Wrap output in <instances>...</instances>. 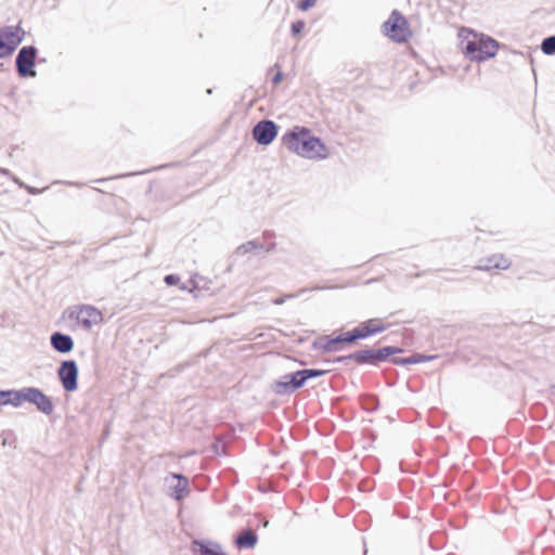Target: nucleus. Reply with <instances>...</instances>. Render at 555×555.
<instances>
[{
    "mask_svg": "<svg viewBox=\"0 0 555 555\" xmlns=\"http://www.w3.org/2000/svg\"><path fill=\"white\" fill-rule=\"evenodd\" d=\"M37 51L34 47H24L20 50L16 57V66L21 76H35L34 70Z\"/></svg>",
    "mask_w": 555,
    "mask_h": 555,
    "instance_id": "nucleus-7",
    "label": "nucleus"
},
{
    "mask_svg": "<svg viewBox=\"0 0 555 555\" xmlns=\"http://www.w3.org/2000/svg\"><path fill=\"white\" fill-rule=\"evenodd\" d=\"M431 359H434V357H426V356H423V354H415V356H412V357L405 358V359H393L392 362L395 364H415V363L425 362V361H428V360H431Z\"/></svg>",
    "mask_w": 555,
    "mask_h": 555,
    "instance_id": "nucleus-19",
    "label": "nucleus"
},
{
    "mask_svg": "<svg viewBox=\"0 0 555 555\" xmlns=\"http://www.w3.org/2000/svg\"><path fill=\"white\" fill-rule=\"evenodd\" d=\"M51 345L55 350L63 353L69 352L74 347L73 339L68 335L61 333H54L51 336Z\"/></svg>",
    "mask_w": 555,
    "mask_h": 555,
    "instance_id": "nucleus-12",
    "label": "nucleus"
},
{
    "mask_svg": "<svg viewBox=\"0 0 555 555\" xmlns=\"http://www.w3.org/2000/svg\"><path fill=\"white\" fill-rule=\"evenodd\" d=\"M75 318L77 322L86 328H90L102 322V312L93 306L83 305L76 309Z\"/></svg>",
    "mask_w": 555,
    "mask_h": 555,
    "instance_id": "nucleus-9",
    "label": "nucleus"
},
{
    "mask_svg": "<svg viewBox=\"0 0 555 555\" xmlns=\"http://www.w3.org/2000/svg\"><path fill=\"white\" fill-rule=\"evenodd\" d=\"M255 140L262 145L271 143L278 134V128L271 120L258 122L253 130Z\"/></svg>",
    "mask_w": 555,
    "mask_h": 555,
    "instance_id": "nucleus-10",
    "label": "nucleus"
},
{
    "mask_svg": "<svg viewBox=\"0 0 555 555\" xmlns=\"http://www.w3.org/2000/svg\"><path fill=\"white\" fill-rule=\"evenodd\" d=\"M541 49L545 54H554L555 53V36L548 37L543 40Z\"/></svg>",
    "mask_w": 555,
    "mask_h": 555,
    "instance_id": "nucleus-20",
    "label": "nucleus"
},
{
    "mask_svg": "<svg viewBox=\"0 0 555 555\" xmlns=\"http://www.w3.org/2000/svg\"><path fill=\"white\" fill-rule=\"evenodd\" d=\"M7 391H0V405L5 404Z\"/></svg>",
    "mask_w": 555,
    "mask_h": 555,
    "instance_id": "nucleus-26",
    "label": "nucleus"
},
{
    "mask_svg": "<svg viewBox=\"0 0 555 555\" xmlns=\"http://www.w3.org/2000/svg\"><path fill=\"white\" fill-rule=\"evenodd\" d=\"M315 3H317V0H302L298 4V9L301 10V11H307L308 9L314 7Z\"/></svg>",
    "mask_w": 555,
    "mask_h": 555,
    "instance_id": "nucleus-24",
    "label": "nucleus"
},
{
    "mask_svg": "<svg viewBox=\"0 0 555 555\" xmlns=\"http://www.w3.org/2000/svg\"><path fill=\"white\" fill-rule=\"evenodd\" d=\"M324 374L325 371L314 369L297 371L293 374L285 375L282 380L276 382L275 388L279 392L293 391L304 386L307 379Z\"/></svg>",
    "mask_w": 555,
    "mask_h": 555,
    "instance_id": "nucleus-4",
    "label": "nucleus"
},
{
    "mask_svg": "<svg viewBox=\"0 0 555 555\" xmlns=\"http://www.w3.org/2000/svg\"><path fill=\"white\" fill-rule=\"evenodd\" d=\"M57 374L66 391H74L77 389L78 367L75 361L68 360L62 362Z\"/></svg>",
    "mask_w": 555,
    "mask_h": 555,
    "instance_id": "nucleus-8",
    "label": "nucleus"
},
{
    "mask_svg": "<svg viewBox=\"0 0 555 555\" xmlns=\"http://www.w3.org/2000/svg\"><path fill=\"white\" fill-rule=\"evenodd\" d=\"M402 349L397 347L387 346L377 350H373V352H369L372 358L376 361H384L388 357L401 352Z\"/></svg>",
    "mask_w": 555,
    "mask_h": 555,
    "instance_id": "nucleus-17",
    "label": "nucleus"
},
{
    "mask_svg": "<svg viewBox=\"0 0 555 555\" xmlns=\"http://www.w3.org/2000/svg\"><path fill=\"white\" fill-rule=\"evenodd\" d=\"M23 37L24 31L18 26L0 29V59L11 55L23 40Z\"/></svg>",
    "mask_w": 555,
    "mask_h": 555,
    "instance_id": "nucleus-5",
    "label": "nucleus"
},
{
    "mask_svg": "<svg viewBox=\"0 0 555 555\" xmlns=\"http://www.w3.org/2000/svg\"><path fill=\"white\" fill-rule=\"evenodd\" d=\"M256 542L257 535L251 530L241 533L235 540V543L240 548H251L255 546Z\"/></svg>",
    "mask_w": 555,
    "mask_h": 555,
    "instance_id": "nucleus-15",
    "label": "nucleus"
},
{
    "mask_svg": "<svg viewBox=\"0 0 555 555\" xmlns=\"http://www.w3.org/2000/svg\"><path fill=\"white\" fill-rule=\"evenodd\" d=\"M175 477L179 478L180 480H182V481H183V483H184V485H186V482H188V481H186V479H185L183 476H181V475H175Z\"/></svg>",
    "mask_w": 555,
    "mask_h": 555,
    "instance_id": "nucleus-28",
    "label": "nucleus"
},
{
    "mask_svg": "<svg viewBox=\"0 0 555 555\" xmlns=\"http://www.w3.org/2000/svg\"><path fill=\"white\" fill-rule=\"evenodd\" d=\"M511 266L509 260L502 254H495L486 259V263L483 264L487 270H506Z\"/></svg>",
    "mask_w": 555,
    "mask_h": 555,
    "instance_id": "nucleus-14",
    "label": "nucleus"
},
{
    "mask_svg": "<svg viewBox=\"0 0 555 555\" xmlns=\"http://www.w3.org/2000/svg\"><path fill=\"white\" fill-rule=\"evenodd\" d=\"M26 398V388L22 390H8L5 404H12L14 406H20L25 402Z\"/></svg>",
    "mask_w": 555,
    "mask_h": 555,
    "instance_id": "nucleus-16",
    "label": "nucleus"
},
{
    "mask_svg": "<svg viewBox=\"0 0 555 555\" xmlns=\"http://www.w3.org/2000/svg\"><path fill=\"white\" fill-rule=\"evenodd\" d=\"M282 141L293 153L309 159H325L330 152L327 146L306 127H295L286 132Z\"/></svg>",
    "mask_w": 555,
    "mask_h": 555,
    "instance_id": "nucleus-1",
    "label": "nucleus"
},
{
    "mask_svg": "<svg viewBox=\"0 0 555 555\" xmlns=\"http://www.w3.org/2000/svg\"><path fill=\"white\" fill-rule=\"evenodd\" d=\"M383 33L392 41L400 43L406 42L412 36L406 18L396 10L384 23Z\"/></svg>",
    "mask_w": 555,
    "mask_h": 555,
    "instance_id": "nucleus-3",
    "label": "nucleus"
},
{
    "mask_svg": "<svg viewBox=\"0 0 555 555\" xmlns=\"http://www.w3.org/2000/svg\"><path fill=\"white\" fill-rule=\"evenodd\" d=\"M289 298H293V295H286V296H282V297H278L275 299L272 300V302L274 305H282L286 301V299H289Z\"/></svg>",
    "mask_w": 555,
    "mask_h": 555,
    "instance_id": "nucleus-25",
    "label": "nucleus"
},
{
    "mask_svg": "<svg viewBox=\"0 0 555 555\" xmlns=\"http://www.w3.org/2000/svg\"><path fill=\"white\" fill-rule=\"evenodd\" d=\"M350 337V331L347 333H344L336 338L327 339L325 344L322 346L323 350L325 352H334L341 349V344H353V340H349Z\"/></svg>",
    "mask_w": 555,
    "mask_h": 555,
    "instance_id": "nucleus-13",
    "label": "nucleus"
},
{
    "mask_svg": "<svg viewBox=\"0 0 555 555\" xmlns=\"http://www.w3.org/2000/svg\"><path fill=\"white\" fill-rule=\"evenodd\" d=\"M165 283L169 286L178 285L180 283V276L176 274H169L165 276Z\"/></svg>",
    "mask_w": 555,
    "mask_h": 555,
    "instance_id": "nucleus-23",
    "label": "nucleus"
},
{
    "mask_svg": "<svg viewBox=\"0 0 555 555\" xmlns=\"http://www.w3.org/2000/svg\"><path fill=\"white\" fill-rule=\"evenodd\" d=\"M194 545L195 546H198V554L199 555H225L222 550H221V546L218 545V544H215L212 546L210 545H207V544H204V543H201V542H194Z\"/></svg>",
    "mask_w": 555,
    "mask_h": 555,
    "instance_id": "nucleus-18",
    "label": "nucleus"
},
{
    "mask_svg": "<svg viewBox=\"0 0 555 555\" xmlns=\"http://www.w3.org/2000/svg\"><path fill=\"white\" fill-rule=\"evenodd\" d=\"M389 327V324L382 318H372L350 331L349 340L364 339L372 335L382 333Z\"/></svg>",
    "mask_w": 555,
    "mask_h": 555,
    "instance_id": "nucleus-6",
    "label": "nucleus"
},
{
    "mask_svg": "<svg viewBox=\"0 0 555 555\" xmlns=\"http://www.w3.org/2000/svg\"><path fill=\"white\" fill-rule=\"evenodd\" d=\"M369 352H373V350H363L353 356L354 360L359 363L365 362H375V359L370 356Z\"/></svg>",
    "mask_w": 555,
    "mask_h": 555,
    "instance_id": "nucleus-21",
    "label": "nucleus"
},
{
    "mask_svg": "<svg viewBox=\"0 0 555 555\" xmlns=\"http://www.w3.org/2000/svg\"><path fill=\"white\" fill-rule=\"evenodd\" d=\"M463 54L473 62H483L496 55L500 43L482 33L461 27L457 33Z\"/></svg>",
    "mask_w": 555,
    "mask_h": 555,
    "instance_id": "nucleus-2",
    "label": "nucleus"
},
{
    "mask_svg": "<svg viewBox=\"0 0 555 555\" xmlns=\"http://www.w3.org/2000/svg\"><path fill=\"white\" fill-rule=\"evenodd\" d=\"M25 402L35 404L39 411L50 414L53 411V403L49 397L37 388H26Z\"/></svg>",
    "mask_w": 555,
    "mask_h": 555,
    "instance_id": "nucleus-11",
    "label": "nucleus"
},
{
    "mask_svg": "<svg viewBox=\"0 0 555 555\" xmlns=\"http://www.w3.org/2000/svg\"><path fill=\"white\" fill-rule=\"evenodd\" d=\"M281 78H282V75L279 73L275 78H274V82L278 83L281 81Z\"/></svg>",
    "mask_w": 555,
    "mask_h": 555,
    "instance_id": "nucleus-27",
    "label": "nucleus"
},
{
    "mask_svg": "<svg viewBox=\"0 0 555 555\" xmlns=\"http://www.w3.org/2000/svg\"><path fill=\"white\" fill-rule=\"evenodd\" d=\"M306 27V23L304 21H296L292 24V33L294 36L299 35Z\"/></svg>",
    "mask_w": 555,
    "mask_h": 555,
    "instance_id": "nucleus-22",
    "label": "nucleus"
}]
</instances>
